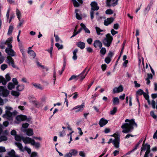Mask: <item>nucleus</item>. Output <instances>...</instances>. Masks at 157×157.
Wrapping results in <instances>:
<instances>
[{
	"mask_svg": "<svg viewBox=\"0 0 157 157\" xmlns=\"http://www.w3.org/2000/svg\"><path fill=\"white\" fill-rule=\"evenodd\" d=\"M125 122L121 126L123 129L122 132L124 133H127L131 132L133 130L134 128H136L137 127V124L134 119H126L125 120Z\"/></svg>",
	"mask_w": 157,
	"mask_h": 157,
	"instance_id": "1",
	"label": "nucleus"
},
{
	"mask_svg": "<svg viewBox=\"0 0 157 157\" xmlns=\"http://www.w3.org/2000/svg\"><path fill=\"white\" fill-rule=\"evenodd\" d=\"M13 41V38L10 37L3 43V44L7 45V47L5 49V52L10 56H16V52L12 49V45L11 44Z\"/></svg>",
	"mask_w": 157,
	"mask_h": 157,
	"instance_id": "2",
	"label": "nucleus"
},
{
	"mask_svg": "<svg viewBox=\"0 0 157 157\" xmlns=\"http://www.w3.org/2000/svg\"><path fill=\"white\" fill-rule=\"evenodd\" d=\"M0 95L4 97H7L10 93L9 91L3 86H0ZM4 104L3 100L0 98V105H3Z\"/></svg>",
	"mask_w": 157,
	"mask_h": 157,
	"instance_id": "3",
	"label": "nucleus"
},
{
	"mask_svg": "<svg viewBox=\"0 0 157 157\" xmlns=\"http://www.w3.org/2000/svg\"><path fill=\"white\" fill-rule=\"evenodd\" d=\"M113 40V37L110 34L108 33L106 35L105 37L102 40V42L106 47L110 46Z\"/></svg>",
	"mask_w": 157,
	"mask_h": 157,
	"instance_id": "4",
	"label": "nucleus"
},
{
	"mask_svg": "<svg viewBox=\"0 0 157 157\" xmlns=\"http://www.w3.org/2000/svg\"><path fill=\"white\" fill-rule=\"evenodd\" d=\"M17 112L14 111L12 113L10 112L8 110H6L5 113L3 116V117L9 121H12L13 120L14 117L17 114Z\"/></svg>",
	"mask_w": 157,
	"mask_h": 157,
	"instance_id": "5",
	"label": "nucleus"
},
{
	"mask_svg": "<svg viewBox=\"0 0 157 157\" xmlns=\"http://www.w3.org/2000/svg\"><path fill=\"white\" fill-rule=\"evenodd\" d=\"M90 5L91 7V10L90 12V15L91 19V20H92L94 18V11L98 10L99 9V7L98 6L97 3L95 2H92Z\"/></svg>",
	"mask_w": 157,
	"mask_h": 157,
	"instance_id": "6",
	"label": "nucleus"
},
{
	"mask_svg": "<svg viewBox=\"0 0 157 157\" xmlns=\"http://www.w3.org/2000/svg\"><path fill=\"white\" fill-rule=\"evenodd\" d=\"M113 136L115 139L113 141V143L114 147L117 148L119 147L120 136L117 134H114Z\"/></svg>",
	"mask_w": 157,
	"mask_h": 157,
	"instance_id": "7",
	"label": "nucleus"
},
{
	"mask_svg": "<svg viewBox=\"0 0 157 157\" xmlns=\"http://www.w3.org/2000/svg\"><path fill=\"white\" fill-rule=\"evenodd\" d=\"M118 0H106V3L109 6H114L117 5Z\"/></svg>",
	"mask_w": 157,
	"mask_h": 157,
	"instance_id": "8",
	"label": "nucleus"
},
{
	"mask_svg": "<svg viewBox=\"0 0 157 157\" xmlns=\"http://www.w3.org/2000/svg\"><path fill=\"white\" fill-rule=\"evenodd\" d=\"M26 116L22 115L17 116L16 117V119L17 121L16 123H19L20 122L26 120Z\"/></svg>",
	"mask_w": 157,
	"mask_h": 157,
	"instance_id": "9",
	"label": "nucleus"
},
{
	"mask_svg": "<svg viewBox=\"0 0 157 157\" xmlns=\"http://www.w3.org/2000/svg\"><path fill=\"white\" fill-rule=\"evenodd\" d=\"M6 62L9 65L11 64L13 67H15L14 64V60L11 56H9L7 57Z\"/></svg>",
	"mask_w": 157,
	"mask_h": 157,
	"instance_id": "10",
	"label": "nucleus"
},
{
	"mask_svg": "<svg viewBox=\"0 0 157 157\" xmlns=\"http://www.w3.org/2000/svg\"><path fill=\"white\" fill-rule=\"evenodd\" d=\"M123 87L122 86L120 85L118 87H115L113 89V94L118 93L122 92L123 91Z\"/></svg>",
	"mask_w": 157,
	"mask_h": 157,
	"instance_id": "11",
	"label": "nucleus"
},
{
	"mask_svg": "<svg viewBox=\"0 0 157 157\" xmlns=\"http://www.w3.org/2000/svg\"><path fill=\"white\" fill-rule=\"evenodd\" d=\"M94 46L96 48H101L102 46L101 42L99 40H96L94 43Z\"/></svg>",
	"mask_w": 157,
	"mask_h": 157,
	"instance_id": "12",
	"label": "nucleus"
},
{
	"mask_svg": "<svg viewBox=\"0 0 157 157\" xmlns=\"http://www.w3.org/2000/svg\"><path fill=\"white\" fill-rule=\"evenodd\" d=\"M114 18L112 17L107 18L106 19L104 20V25L106 26H108L112 23L114 21Z\"/></svg>",
	"mask_w": 157,
	"mask_h": 157,
	"instance_id": "13",
	"label": "nucleus"
},
{
	"mask_svg": "<svg viewBox=\"0 0 157 157\" xmlns=\"http://www.w3.org/2000/svg\"><path fill=\"white\" fill-rule=\"evenodd\" d=\"M146 150V151H148L150 152V145L147 144H146L145 145H143L142 146V147L141 149V152L143 151H145Z\"/></svg>",
	"mask_w": 157,
	"mask_h": 157,
	"instance_id": "14",
	"label": "nucleus"
},
{
	"mask_svg": "<svg viewBox=\"0 0 157 157\" xmlns=\"http://www.w3.org/2000/svg\"><path fill=\"white\" fill-rule=\"evenodd\" d=\"M84 105H78L76 106L75 107L72 109L73 110L76 109V112H78L79 111H81L83 110Z\"/></svg>",
	"mask_w": 157,
	"mask_h": 157,
	"instance_id": "15",
	"label": "nucleus"
},
{
	"mask_svg": "<svg viewBox=\"0 0 157 157\" xmlns=\"http://www.w3.org/2000/svg\"><path fill=\"white\" fill-rule=\"evenodd\" d=\"M22 141L25 144H32L33 141V140L31 138L28 137L25 138H23L22 139Z\"/></svg>",
	"mask_w": 157,
	"mask_h": 157,
	"instance_id": "16",
	"label": "nucleus"
},
{
	"mask_svg": "<svg viewBox=\"0 0 157 157\" xmlns=\"http://www.w3.org/2000/svg\"><path fill=\"white\" fill-rule=\"evenodd\" d=\"M73 2L74 6L75 7H77L80 6V4L82 3V0H72Z\"/></svg>",
	"mask_w": 157,
	"mask_h": 157,
	"instance_id": "17",
	"label": "nucleus"
},
{
	"mask_svg": "<svg viewBox=\"0 0 157 157\" xmlns=\"http://www.w3.org/2000/svg\"><path fill=\"white\" fill-rule=\"evenodd\" d=\"M108 122L107 120L105 119L104 118H101L99 122V124L101 127H102L105 126Z\"/></svg>",
	"mask_w": 157,
	"mask_h": 157,
	"instance_id": "18",
	"label": "nucleus"
},
{
	"mask_svg": "<svg viewBox=\"0 0 157 157\" xmlns=\"http://www.w3.org/2000/svg\"><path fill=\"white\" fill-rule=\"evenodd\" d=\"M87 69V67L85 68V69L82 72V73L78 75V76H80V78L81 80H82L86 77V74H85L86 72V70Z\"/></svg>",
	"mask_w": 157,
	"mask_h": 157,
	"instance_id": "19",
	"label": "nucleus"
},
{
	"mask_svg": "<svg viewBox=\"0 0 157 157\" xmlns=\"http://www.w3.org/2000/svg\"><path fill=\"white\" fill-rule=\"evenodd\" d=\"M76 45L82 49H84L85 46V43L81 41L77 42L76 44Z\"/></svg>",
	"mask_w": 157,
	"mask_h": 157,
	"instance_id": "20",
	"label": "nucleus"
},
{
	"mask_svg": "<svg viewBox=\"0 0 157 157\" xmlns=\"http://www.w3.org/2000/svg\"><path fill=\"white\" fill-rule=\"evenodd\" d=\"M15 152L13 150H12L8 153V155L10 157H19L18 155H15Z\"/></svg>",
	"mask_w": 157,
	"mask_h": 157,
	"instance_id": "21",
	"label": "nucleus"
},
{
	"mask_svg": "<svg viewBox=\"0 0 157 157\" xmlns=\"http://www.w3.org/2000/svg\"><path fill=\"white\" fill-rule=\"evenodd\" d=\"M80 25L82 28V29L84 30L86 33L89 34H90V31L88 29H87L86 27V26L84 24H83L82 23L80 24Z\"/></svg>",
	"mask_w": 157,
	"mask_h": 157,
	"instance_id": "22",
	"label": "nucleus"
},
{
	"mask_svg": "<svg viewBox=\"0 0 157 157\" xmlns=\"http://www.w3.org/2000/svg\"><path fill=\"white\" fill-rule=\"evenodd\" d=\"M15 144L19 148L21 151L22 152L25 151L24 148H23L21 144L18 142L15 143Z\"/></svg>",
	"mask_w": 157,
	"mask_h": 157,
	"instance_id": "23",
	"label": "nucleus"
},
{
	"mask_svg": "<svg viewBox=\"0 0 157 157\" xmlns=\"http://www.w3.org/2000/svg\"><path fill=\"white\" fill-rule=\"evenodd\" d=\"M78 50L77 49H75L73 52V56L72 57V59L74 60H75L77 58V56L76 55V54L77 53Z\"/></svg>",
	"mask_w": 157,
	"mask_h": 157,
	"instance_id": "24",
	"label": "nucleus"
},
{
	"mask_svg": "<svg viewBox=\"0 0 157 157\" xmlns=\"http://www.w3.org/2000/svg\"><path fill=\"white\" fill-rule=\"evenodd\" d=\"M69 151L71 152L72 156H75L77 155L78 153V151L77 150L75 149H71Z\"/></svg>",
	"mask_w": 157,
	"mask_h": 157,
	"instance_id": "25",
	"label": "nucleus"
},
{
	"mask_svg": "<svg viewBox=\"0 0 157 157\" xmlns=\"http://www.w3.org/2000/svg\"><path fill=\"white\" fill-rule=\"evenodd\" d=\"M7 81L5 78L2 76H0V83H2V84L5 85H6Z\"/></svg>",
	"mask_w": 157,
	"mask_h": 157,
	"instance_id": "26",
	"label": "nucleus"
},
{
	"mask_svg": "<svg viewBox=\"0 0 157 157\" xmlns=\"http://www.w3.org/2000/svg\"><path fill=\"white\" fill-rule=\"evenodd\" d=\"M28 53L29 54L30 56L32 57L33 58H34L36 56V54L35 52L32 50H29L28 51Z\"/></svg>",
	"mask_w": 157,
	"mask_h": 157,
	"instance_id": "27",
	"label": "nucleus"
},
{
	"mask_svg": "<svg viewBox=\"0 0 157 157\" xmlns=\"http://www.w3.org/2000/svg\"><path fill=\"white\" fill-rule=\"evenodd\" d=\"M113 105H117L119 102V99L117 97H115L113 99Z\"/></svg>",
	"mask_w": 157,
	"mask_h": 157,
	"instance_id": "28",
	"label": "nucleus"
},
{
	"mask_svg": "<svg viewBox=\"0 0 157 157\" xmlns=\"http://www.w3.org/2000/svg\"><path fill=\"white\" fill-rule=\"evenodd\" d=\"M15 85L12 82H9L8 83L7 87L8 89L10 90L15 87Z\"/></svg>",
	"mask_w": 157,
	"mask_h": 157,
	"instance_id": "29",
	"label": "nucleus"
},
{
	"mask_svg": "<svg viewBox=\"0 0 157 157\" xmlns=\"http://www.w3.org/2000/svg\"><path fill=\"white\" fill-rule=\"evenodd\" d=\"M29 102L35 106H37L39 104V103L36 100V99L33 100L29 101Z\"/></svg>",
	"mask_w": 157,
	"mask_h": 157,
	"instance_id": "30",
	"label": "nucleus"
},
{
	"mask_svg": "<svg viewBox=\"0 0 157 157\" xmlns=\"http://www.w3.org/2000/svg\"><path fill=\"white\" fill-rule=\"evenodd\" d=\"M16 12L17 18L19 19V21H20L21 18V13L20 11L18 9H16Z\"/></svg>",
	"mask_w": 157,
	"mask_h": 157,
	"instance_id": "31",
	"label": "nucleus"
},
{
	"mask_svg": "<svg viewBox=\"0 0 157 157\" xmlns=\"http://www.w3.org/2000/svg\"><path fill=\"white\" fill-rule=\"evenodd\" d=\"M33 133V131L32 129H28L26 131L27 135L28 136H31Z\"/></svg>",
	"mask_w": 157,
	"mask_h": 157,
	"instance_id": "32",
	"label": "nucleus"
},
{
	"mask_svg": "<svg viewBox=\"0 0 157 157\" xmlns=\"http://www.w3.org/2000/svg\"><path fill=\"white\" fill-rule=\"evenodd\" d=\"M16 89L18 91H21L24 89V85H18L16 88Z\"/></svg>",
	"mask_w": 157,
	"mask_h": 157,
	"instance_id": "33",
	"label": "nucleus"
},
{
	"mask_svg": "<svg viewBox=\"0 0 157 157\" xmlns=\"http://www.w3.org/2000/svg\"><path fill=\"white\" fill-rule=\"evenodd\" d=\"M78 11L79 10L77 9H76L75 10L76 18L78 20H80L82 19V18L81 16L78 13Z\"/></svg>",
	"mask_w": 157,
	"mask_h": 157,
	"instance_id": "34",
	"label": "nucleus"
},
{
	"mask_svg": "<svg viewBox=\"0 0 157 157\" xmlns=\"http://www.w3.org/2000/svg\"><path fill=\"white\" fill-rule=\"evenodd\" d=\"M32 84L36 88L41 90L43 89V87L41 86L39 84L35 83H32Z\"/></svg>",
	"mask_w": 157,
	"mask_h": 157,
	"instance_id": "35",
	"label": "nucleus"
},
{
	"mask_svg": "<svg viewBox=\"0 0 157 157\" xmlns=\"http://www.w3.org/2000/svg\"><path fill=\"white\" fill-rule=\"evenodd\" d=\"M11 94L12 95L16 97L18 96L20 94L19 93V92L13 90L12 91Z\"/></svg>",
	"mask_w": 157,
	"mask_h": 157,
	"instance_id": "36",
	"label": "nucleus"
},
{
	"mask_svg": "<svg viewBox=\"0 0 157 157\" xmlns=\"http://www.w3.org/2000/svg\"><path fill=\"white\" fill-rule=\"evenodd\" d=\"M13 27L12 25H10L8 29V34L9 35H10L12 33L13 30Z\"/></svg>",
	"mask_w": 157,
	"mask_h": 157,
	"instance_id": "37",
	"label": "nucleus"
},
{
	"mask_svg": "<svg viewBox=\"0 0 157 157\" xmlns=\"http://www.w3.org/2000/svg\"><path fill=\"white\" fill-rule=\"evenodd\" d=\"M95 29L97 32V34L98 35L101 34L100 32L103 31V30L99 28L96 27H95Z\"/></svg>",
	"mask_w": 157,
	"mask_h": 157,
	"instance_id": "38",
	"label": "nucleus"
},
{
	"mask_svg": "<svg viewBox=\"0 0 157 157\" xmlns=\"http://www.w3.org/2000/svg\"><path fill=\"white\" fill-rule=\"evenodd\" d=\"M1 135L0 137V142L7 140V138L6 136L2 135Z\"/></svg>",
	"mask_w": 157,
	"mask_h": 157,
	"instance_id": "39",
	"label": "nucleus"
},
{
	"mask_svg": "<svg viewBox=\"0 0 157 157\" xmlns=\"http://www.w3.org/2000/svg\"><path fill=\"white\" fill-rule=\"evenodd\" d=\"M53 46H51L50 49H48L47 51L50 54V56L51 58H52V50H53Z\"/></svg>",
	"mask_w": 157,
	"mask_h": 157,
	"instance_id": "40",
	"label": "nucleus"
},
{
	"mask_svg": "<svg viewBox=\"0 0 157 157\" xmlns=\"http://www.w3.org/2000/svg\"><path fill=\"white\" fill-rule=\"evenodd\" d=\"M150 114L151 116L154 119H157V116L155 114V113L153 111H151L150 112Z\"/></svg>",
	"mask_w": 157,
	"mask_h": 157,
	"instance_id": "41",
	"label": "nucleus"
},
{
	"mask_svg": "<svg viewBox=\"0 0 157 157\" xmlns=\"http://www.w3.org/2000/svg\"><path fill=\"white\" fill-rule=\"evenodd\" d=\"M78 76H76L75 75H73L71 76V77L69 78V81H71V80L73 79H75L76 80H78Z\"/></svg>",
	"mask_w": 157,
	"mask_h": 157,
	"instance_id": "42",
	"label": "nucleus"
},
{
	"mask_svg": "<svg viewBox=\"0 0 157 157\" xmlns=\"http://www.w3.org/2000/svg\"><path fill=\"white\" fill-rule=\"evenodd\" d=\"M32 143V145L35 146L36 147H40V144L39 143H36L34 140L33 141Z\"/></svg>",
	"mask_w": 157,
	"mask_h": 157,
	"instance_id": "43",
	"label": "nucleus"
},
{
	"mask_svg": "<svg viewBox=\"0 0 157 157\" xmlns=\"http://www.w3.org/2000/svg\"><path fill=\"white\" fill-rule=\"evenodd\" d=\"M72 95H73V98L74 100L76 99L78 97V94L77 92H75L73 93Z\"/></svg>",
	"mask_w": 157,
	"mask_h": 157,
	"instance_id": "44",
	"label": "nucleus"
},
{
	"mask_svg": "<svg viewBox=\"0 0 157 157\" xmlns=\"http://www.w3.org/2000/svg\"><path fill=\"white\" fill-rule=\"evenodd\" d=\"M117 107H114L113 109L111 111L110 114L111 115H114L117 112Z\"/></svg>",
	"mask_w": 157,
	"mask_h": 157,
	"instance_id": "45",
	"label": "nucleus"
},
{
	"mask_svg": "<svg viewBox=\"0 0 157 157\" xmlns=\"http://www.w3.org/2000/svg\"><path fill=\"white\" fill-rule=\"evenodd\" d=\"M100 53L104 55L106 52V49L105 48H102L100 50Z\"/></svg>",
	"mask_w": 157,
	"mask_h": 157,
	"instance_id": "46",
	"label": "nucleus"
},
{
	"mask_svg": "<svg viewBox=\"0 0 157 157\" xmlns=\"http://www.w3.org/2000/svg\"><path fill=\"white\" fill-rule=\"evenodd\" d=\"M55 46L57 47L59 49H62L63 48V46L62 45H60L58 43L55 44Z\"/></svg>",
	"mask_w": 157,
	"mask_h": 157,
	"instance_id": "47",
	"label": "nucleus"
},
{
	"mask_svg": "<svg viewBox=\"0 0 157 157\" xmlns=\"http://www.w3.org/2000/svg\"><path fill=\"white\" fill-rule=\"evenodd\" d=\"M79 155L82 157H86V154L84 151H79Z\"/></svg>",
	"mask_w": 157,
	"mask_h": 157,
	"instance_id": "48",
	"label": "nucleus"
},
{
	"mask_svg": "<svg viewBox=\"0 0 157 157\" xmlns=\"http://www.w3.org/2000/svg\"><path fill=\"white\" fill-rule=\"evenodd\" d=\"M8 131L7 130H5L4 131H2L1 135H4L6 136L8 135Z\"/></svg>",
	"mask_w": 157,
	"mask_h": 157,
	"instance_id": "49",
	"label": "nucleus"
},
{
	"mask_svg": "<svg viewBox=\"0 0 157 157\" xmlns=\"http://www.w3.org/2000/svg\"><path fill=\"white\" fill-rule=\"evenodd\" d=\"M25 151H26L29 154H30L31 152V149L27 147L26 146L25 147H24Z\"/></svg>",
	"mask_w": 157,
	"mask_h": 157,
	"instance_id": "50",
	"label": "nucleus"
},
{
	"mask_svg": "<svg viewBox=\"0 0 157 157\" xmlns=\"http://www.w3.org/2000/svg\"><path fill=\"white\" fill-rule=\"evenodd\" d=\"M7 65L6 64H3L1 66V69L2 70L4 71L7 67Z\"/></svg>",
	"mask_w": 157,
	"mask_h": 157,
	"instance_id": "51",
	"label": "nucleus"
},
{
	"mask_svg": "<svg viewBox=\"0 0 157 157\" xmlns=\"http://www.w3.org/2000/svg\"><path fill=\"white\" fill-rule=\"evenodd\" d=\"M144 93V92L143 90L141 89H140L139 90H138L136 92V93L137 94L140 95L143 94Z\"/></svg>",
	"mask_w": 157,
	"mask_h": 157,
	"instance_id": "52",
	"label": "nucleus"
},
{
	"mask_svg": "<svg viewBox=\"0 0 157 157\" xmlns=\"http://www.w3.org/2000/svg\"><path fill=\"white\" fill-rule=\"evenodd\" d=\"M105 13L107 14H111L113 13V11L111 9H109L106 10Z\"/></svg>",
	"mask_w": 157,
	"mask_h": 157,
	"instance_id": "53",
	"label": "nucleus"
},
{
	"mask_svg": "<svg viewBox=\"0 0 157 157\" xmlns=\"http://www.w3.org/2000/svg\"><path fill=\"white\" fill-rule=\"evenodd\" d=\"M111 61L110 58L109 57H106L105 59V62L107 63H109Z\"/></svg>",
	"mask_w": 157,
	"mask_h": 157,
	"instance_id": "54",
	"label": "nucleus"
},
{
	"mask_svg": "<svg viewBox=\"0 0 157 157\" xmlns=\"http://www.w3.org/2000/svg\"><path fill=\"white\" fill-rule=\"evenodd\" d=\"M6 81L8 82L10 81L11 79V78L10 76V75L9 74H7L5 76Z\"/></svg>",
	"mask_w": 157,
	"mask_h": 157,
	"instance_id": "55",
	"label": "nucleus"
},
{
	"mask_svg": "<svg viewBox=\"0 0 157 157\" xmlns=\"http://www.w3.org/2000/svg\"><path fill=\"white\" fill-rule=\"evenodd\" d=\"M30 157H38L37 153L35 152H33L30 155Z\"/></svg>",
	"mask_w": 157,
	"mask_h": 157,
	"instance_id": "56",
	"label": "nucleus"
},
{
	"mask_svg": "<svg viewBox=\"0 0 157 157\" xmlns=\"http://www.w3.org/2000/svg\"><path fill=\"white\" fill-rule=\"evenodd\" d=\"M12 81L13 83V84H14L15 85H18V82L16 78H13L12 79Z\"/></svg>",
	"mask_w": 157,
	"mask_h": 157,
	"instance_id": "57",
	"label": "nucleus"
},
{
	"mask_svg": "<svg viewBox=\"0 0 157 157\" xmlns=\"http://www.w3.org/2000/svg\"><path fill=\"white\" fill-rule=\"evenodd\" d=\"M15 139L17 141H19L21 140V137L20 136L17 135H16L15 136Z\"/></svg>",
	"mask_w": 157,
	"mask_h": 157,
	"instance_id": "58",
	"label": "nucleus"
},
{
	"mask_svg": "<svg viewBox=\"0 0 157 157\" xmlns=\"http://www.w3.org/2000/svg\"><path fill=\"white\" fill-rule=\"evenodd\" d=\"M28 99L29 101L33 100L35 99V97L33 95H29L28 97Z\"/></svg>",
	"mask_w": 157,
	"mask_h": 157,
	"instance_id": "59",
	"label": "nucleus"
},
{
	"mask_svg": "<svg viewBox=\"0 0 157 157\" xmlns=\"http://www.w3.org/2000/svg\"><path fill=\"white\" fill-rule=\"evenodd\" d=\"M6 151V150L5 147L2 146L0 147V152H5Z\"/></svg>",
	"mask_w": 157,
	"mask_h": 157,
	"instance_id": "60",
	"label": "nucleus"
},
{
	"mask_svg": "<svg viewBox=\"0 0 157 157\" xmlns=\"http://www.w3.org/2000/svg\"><path fill=\"white\" fill-rule=\"evenodd\" d=\"M72 155L71 152L69 151V152L64 155V157H71Z\"/></svg>",
	"mask_w": 157,
	"mask_h": 157,
	"instance_id": "61",
	"label": "nucleus"
},
{
	"mask_svg": "<svg viewBox=\"0 0 157 157\" xmlns=\"http://www.w3.org/2000/svg\"><path fill=\"white\" fill-rule=\"evenodd\" d=\"M143 95H144V97L146 100L148 99H149V96L146 93H144Z\"/></svg>",
	"mask_w": 157,
	"mask_h": 157,
	"instance_id": "62",
	"label": "nucleus"
},
{
	"mask_svg": "<svg viewBox=\"0 0 157 157\" xmlns=\"http://www.w3.org/2000/svg\"><path fill=\"white\" fill-rule=\"evenodd\" d=\"M111 33L114 36L115 34L118 33V32L117 31H115L113 29H112L111 31Z\"/></svg>",
	"mask_w": 157,
	"mask_h": 157,
	"instance_id": "63",
	"label": "nucleus"
},
{
	"mask_svg": "<svg viewBox=\"0 0 157 157\" xmlns=\"http://www.w3.org/2000/svg\"><path fill=\"white\" fill-rule=\"evenodd\" d=\"M65 131L63 130L62 132H59V136L60 137H63L65 135Z\"/></svg>",
	"mask_w": 157,
	"mask_h": 157,
	"instance_id": "64",
	"label": "nucleus"
}]
</instances>
